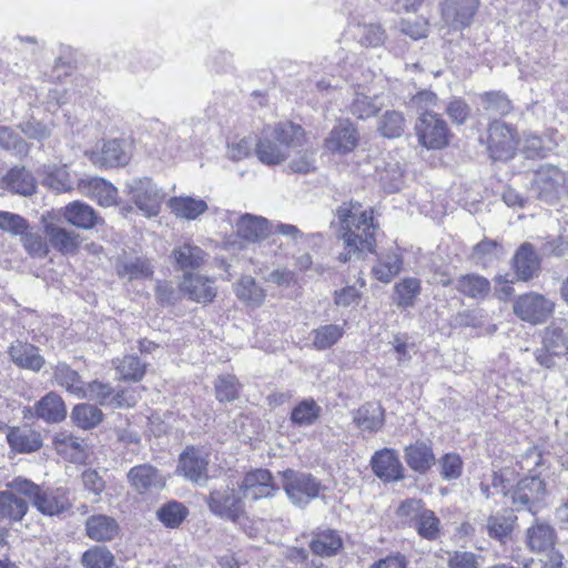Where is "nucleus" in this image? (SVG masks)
Here are the masks:
<instances>
[{"label":"nucleus","instance_id":"nucleus-1","mask_svg":"<svg viewBox=\"0 0 568 568\" xmlns=\"http://www.w3.org/2000/svg\"><path fill=\"white\" fill-rule=\"evenodd\" d=\"M336 217L345 245V252L338 256L341 262L346 263L355 255L374 252L376 225L371 210H363L359 203H344L337 209Z\"/></svg>","mask_w":568,"mask_h":568},{"label":"nucleus","instance_id":"nucleus-2","mask_svg":"<svg viewBox=\"0 0 568 568\" xmlns=\"http://www.w3.org/2000/svg\"><path fill=\"white\" fill-rule=\"evenodd\" d=\"M304 130L292 122L277 123L265 128L255 143V154L265 165L283 163L293 148L304 142Z\"/></svg>","mask_w":568,"mask_h":568},{"label":"nucleus","instance_id":"nucleus-3","mask_svg":"<svg viewBox=\"0 0 568 568\" xmlns=\"http://www.w3.org/2000/svg\"><path fill=\"white\" fill-rule=\"evenodd\" d=\"M398 517L409 523L417 534L427 540H436L440 535V520L420 499H406L398 509Z\"/></svg>","mask_w":568,"mask_h":568},{"label":"nucleus","instance_id":"nucleus-4","mask_svg":"<svg viewBox=\"0 0 568 568\" xmlns=\"http://www.w3.org/2000/svg\"><path fill=\"white\" fill-rule=\"evenodd\" d=\"M556 540V530L547 523L536 521L526 531L528 549L547 557L544 568H561L562 556L555 550Z\"/></svg>","mask_w":568,"mask_h":568},{"label":"nucleus","instance_id":"nucleus-5","mask_svg":"<svg viewBox=\"0 0 568 568\" xmlns=\"http://www.w3.org/2000/svg\"><path fill=\"white\" fill-rule=\"evenodd\" d=\"M555 308V301L537 292L521 294L513 304L514 314L531 325L545 324L554 315Z\"/></svg>","mask_w":568,"mask_h":568},{"label":"nucleus","instance_id":"nucleus-6","mask_svg":"<svg viewBox=\"0 0 568 568\" xmlns=\"http://www.w3.org/2000/svg\"><path fill=\"white\" fill-rule=\"evenodd\" d=\"M531 191L538 200L548 204L556 203L567 194L565 172L555 165L540 166L534 173Z\"/></svg>","mask_w":568,"mask_h":568},{"label":"nucleus","instance_id":"nucleus-7","mask_svg":"<svg viewBox=\"0 0 568 568\" xmlns=\"http://www.w3.org/2000/svg\"><path fill=\"white\" fill-rule=\"evenodd\" d=\"M124 191L131 201L151 217L160 213L164 193L149 178H134L124 185Z\"/></svg>","mask_w":568,"mask_h":568},{"label":"nucleus","instance_id":"nucleus-8","mask_svg":"<svg viewBox=\"0 0 568 568\" xmlns=\"http://www.w3.org/2000/svg\"><path fill=\"white\" fill-rule=\"evenodd\" d=\"M204 500L213 515L234 524L245 514L243 497L230 486L212 489Z\"/></svg>","mask_w":568,"mask_h":568},{"label":"nucleus","instance_id":"nucleus-9","mask_svg":"<svg viewBox=\"0 0 568 568\" xmlns=\"http://www.w3.org/2000/svg\"><path fill=\"white\" fill-rule=\"evenodd\" d=\"M415 130L418 142L428 150H442L449 144L452 134L448 125L436 112L419 114Z\"/></svg>","mask_w":568,"mask_h":568},{"label":"nucleus","instance_id":"nucleus-10","mask_svg":"<svg viewBox=\"0 0 568 568\" xmlns=\"http://www.w3.org/2000/svg\"><path fill=\"white\" fill-rule=\"evenodd\" d=\"M282 485L288 499L300 507L315 499L322 488L321 483L313 475L293 469L283 471Z\"/></svg>","mask_w":568,"mask_h":568},{"label":"nucleus","instance_id":"nucleus-11","mask_svg":"<svg viewBox=\"0 0 568 568\" xmlns=\"http://www.w3.org/2000/svg\"><path fill=\"white\" fill-rule=\"evenodd\" d=\"M488 151L495 161H508L514 158L518 146L516 131L508 124L495 121L488 129Z\"/></svg>","mask_w":568,"mask_h":568},{"label":"nucleus","instance_id":"nucleus-12","mask_svg":"<svg viewBox=\"0 0 568 568\" xmlns=\"http://www.w3.org/2000/svg\"><path fill=\"white\" fill-rule=\"evenodd\" d=\"M210 454L197 447H186L179 458V470L190 481L204 486L209 480Z\"/></svg>","mask_w":568,"mask_h":568},{"label":"nucleus","instance_id":"nucleus-13","mask_svg":"<svg viewBox=\"0 0 568 568\" xmlns=\"http://www.w3.org/2000/svg\"><path fill=\"white\" fill-rule=\"evenodd\" d=\"M359 141L358 131L353 122L349 120H339L331 130L324 141V148L338 155H344L353 152Z\"/></svg>","mask_w":568,"mask_h":568},{"label":"nucleus","instance_id":"nucleus-14","mask_svg":"<svg viewBox=\"0 0 568 568\" xmlns=\"http://www.w3.org/2000/svg\"><path fill=\"white\" fill-rule=\"evenodd\" d=\"M546 495V483L537 475L520 479L511 493L517 510L527 509L535 514L537 504Z\"/></svg>","mask_w":568,"mask_h":568},{"label":"nucleus","instance_id":"nucleus-15","mask_svg":"<svg viewBox=\"0 0 568 568\" xmlns=\"http://www.w3.org/2000/svg\"><path fill=\"white\" fill-rule=\"evenodd\" d=\"M126 479L132 489L139 495L158 493L166 484L162 473L148 463L132 467L126 474Z\"/></svg>","mask_w":568,"mask_h":568},{"label":"nucleus","instance_id":"nucleus-16","mask_svg":"<svg viewBox=\"0 0 568 568\" xmlns=\"http://www.w3.org/2000/svg\"><path fill=\"white\" fill-rule=\"evenodd\" d=\"M230 223L234 224L239 237L247 242H257L272 232V224L262 216L245 213L237 215L235 212H226Z\"/></svg>","mask_w":568,"mask_h":568},{"label":"nucleus","instance_id":"nucleus-17","mask_svg":"<svg viewBox=\"0 0 568 568\" xmlns=\"http://www.w3.org/2000/svg\"><path fill=\"white\" fill-rule=\"evenodd\" d=\"M276 489L271 471L263 468L247 473L240 485L242 497L251 500L272 497Z\"/></svg>","mask_w":568,"mask_h":568},{"label":"nucleus","instance_id":"nucleus-18","mask_svg":"<svg viewBox=\"0 0 568 568\" xmlns=\"http://www.w3.org/2000/svg\"><path fill=\"white\" fill-rule=\"evenodd\" d=\"M214 282V278L185 272L179 287L191 301L207 304L213 302L217 294Z\"/></svg>","mask_w":568,"mask_h":568},{"label":"nucleus","instance_id":"nucleus-19","mask_svg":"<svg viewBox=\"0 0 568 568\" xmlns=\"http://www.w3.org/2000/svg\"><path fill=\"white\" fill-rule=\"evenodd\" d=\"M479 7V0H443L442 17L454 29L468 27Z\"/></svg>","mask_w":568,"mask_h":568},{"label":"nucleus","instance_id":"nucleus-20","mask_svg":"<svg viewBox=\"0 0 568 568\" xmlns=\"http://www.w3.org/2000/svg\"><path fill=\"white\" fill-rule=\"evenodd\" d=\"M373 473L383 481H398L403 479V466L398 454L393 448H383L374 453L371 458Z\"/></svg>","mask_w":568,"mask_h":568},{"label":"nucleus","instance_id":"nucleus-21","mask_svg":"<svg viewBox=\"0 0 568 568\" xmlns=\"http://www.w3.org/2000/svg\"><path fill=\"white\" fill-rule=\"evenodd\" d=\"M81 194L98 202L101 206H112L116 204L118 189L109 181L102 178L82 179L78 183Z\"/></svg>","mask_w":568,"mask_h":568},{"label":"nucleus","instance_id":"nucleus-22","mask_svg":"<svg viewBox=\"0 0 568 568\" xmlns=\"http://www.w3.org/2000/svg\"><path fill=\"white\" fill-rule=\"evenodd\" d=\"M90 160L101 168L123 166L129 163L130 155L120 140H110L102 143L100 149L90 152Z\"/></svg>","mask_w":568,"mask_h":568},{"label":"nucleus","instance_id":"nucleus-23","mask_svg":"<svg viewBox=\"0 0 568 568\" xmlns=\"http://www.w3.org/2000/svg\"><path fill=\"white\" fill-rule=\"evenodd\" d=\"M44 234L50 245L64 255L75 254L81 244L80 234L52 223H45Z\"/></svg>","mask_w":568,"mask_h":568},{"label":"nucleus","instance_id":"nucleus-24","mask_svg":"<svg viewBox=\"0 0 568 568\" xmlns=\"http://www.w3.org/2000/svg\"><path fill=\"white\" fill-rule=\"evenodd\" d=\"M62 216L71 225L83 230L93 229L103 222L92 206L80 201L65 205L62 209Z\"/></svg>","mask_w":568,"mask_h":568},{"label":"nucleus","instance_id":"nucleus-25","mask_svg":"<svg viewBox=\"0 0 568 568\" xmlns=\"http://www.w3.org/2000/svg\"><path fill=\"white\" fill-rule=\"evenodd\" d=\"M52 443L58 455L71 463H82L87 458L84 440L69 432L57 433Z\"/></svg>","mask_w":568,"mask_h":568},{"label":"nucleus","instance_id":"nucleus-26","mask_svg":"<svg viewBox=\"0 0 568 568\" xmlns=\"http://www.w3.org/2000/svg\"><path fill=\"white\" fill-rule=\"evenodd\" d=\"M118 521L108 515H92L85 520V535L98 542L111 541L119 534Z\"/></svg>","mask_w":568,"mask_h":568},{"label":"nucleus","instance_id":"nucleus-27","mask_svg":"<svg viewBox=\"0 0 568 568\" xmlns=\"http://www.w3.org/2000/svg\"><path fill=\"white\" fill-rule=\"evenodd\" d=\"M80 398H87L101 406H123V393L113 388L109 383L100 381L85 384Z\"/></svg>","mask_w":568,"mask_h":568},{"label":"nucleus","instance_id":"nucleus-28","mask_svg":"<svg viewBox=\"0 0 568 568\" xmlns=\"http://www.w3.org/2000/svg\"><path fill=\"white\" fill-rule=\"evenodd\" d=\"M41 183L48 189L58 192H69L72 190V179L65 165L43 164L38 170Z\"/></svg>","mask_w":568,"mask_h":568},{"label":"nucleus","instance_id":"nucleus-29","mask_svg":"<svg viewBox=\"0 0 568 568\" xmlns=\"http://www.w3.org/2000/svg\"><path fill=\"white\" fill-rule=\"evenodd\" d=\"M1 187L20 195H31L37 187L31 171L24 166H14L1 180Z\"/></svg>","mask_w":568,"mask_h":568},{"label":"nucleus","instance_id":"nucleus-30","mask_svg":"<svg viewBox=\"0 0 568 568\" xmlns=\"http://www.w3.org/2000/svg\"><path fill=\"white\" fill-rule=\"evenodd\" d=\"M516 275L521 281H529L537 275L540 260L530 243H524L513 258Z\"/></svg>","mask_w":568,"mask_h":568},{"label":"nucleus","instance_id":"nucleus-31","mask_svg":"<svg viewBox=\"0 0 568 568\" xmlns=\"http://www.w3.org/2000/svg\"><path fill=\"white\" fill-rule=\"evenodd\" d=\"M404 457L408 467L422 475L426 474L435 464L432 447L420 440L405 447Z\"/></svg>","mask_w":568,"mask_h":568},{"label":"nucleus","instance_id":"nucleus-32","mask_svg":"<svg viewBox=\"0 0 568 568\" xmlns=\"http://www.w3.org/2000/svg\"><path fill=\"white\" fill-rule=\"evenodd\" d=\"M34 414L45 423H60L67 416V407L60 395L50 392L36 403Z\"/></svg>","mask_w":568,"mask_h":568},{"label":"nucleus","instance_id":"nucleus-33","mask_svg":"<svg viewBox=\"0 0 568 568\" xmlns=\"http://www.w3.org/2000/svg\"><path fill=\"white\" fill-rule=\"evenodd\" d=\"M354 424L363 432L376 433L385 422L384 408L374 403H366L353 414Z\"/></svg>","mask_w":568,"mask_h":568},{"label":"nucleus","instance_id":"nucleus-34","mask_svg":"<svg viewBox=\"0 0 568 568\" xmlns=\"http://www.w3.org/2000/svg\"><path fill=\"white\" fill-rule=\"evenodd\" d=\"M234 293L240 302L251 308L263 305L266 292L252 276H242L234 284Z\"/></svg>","mask_w":568,"mask_h":568},{"label":"nucleus","instance_id":"nucleus-35","mask_svg":"<svg viewBox=\"0 0 568 568\" xmlns=\"http://www.w3.org/2000/svg\"><path fill=\"white\" fill-rule=\"evenodd\" d=\"M7 439L10 447L20 454L37 452L42 446L40 433L27 428H12Z\"/></svg>","mask_w":568,"mask_h":568},{"label":"nucleus","instance_id":"nucleus-36","mask_svg":"<svg viewBox=\"0 0 568 568\" xmlns=\"http://www.w3.org/2000/svg\"><path fill=\"white\" fill-rule=\"evenodd\" d=\"M171 212L180 219L195 220L207 210V204L201 199L191 196H174L168 202Z\"/></svg>","mask_w":568,"mask_h":568},{"label":"nucleus","instance_id":"nucleus-37","mask_svg":"<svg viewBox=\"0 0 568 568\" xmlns=\"http://www.w3.org/2000/svg\"><path fill=\"white\" fill-rule=\"evenodd\" d=\"M29 510L27 500L16 496L12 491H0V519L18 523L23 519Z\"/></svg>","mask_w":568,"mask_h":568},{"label":"nucleus","instance_id":"nucleus-38","mask_svg":"<svg viewBox=\"0 0 568 568\" xmlns=\"http://www.w3.org/2000/svg\"><path fill=\"white\" fill-rule=\"evenodd\" d=\"M172 255L180 270H195L200 268L206 261V253L192 243H183L176 246Z\"/></svg>","mask_w":568,"mask_h":568},{"label":"nucleus","instance_id":"nucleus-39","mask_svg":"<svg viewBox=\"0 0 568 568\" xmlns=\"http://www.w3.org/2000/svg\"><path fill=\"white\" fill-rule=\"evenodd\" d=\"M343 541L337 531L332 529L320 530L313 534L310 542L312 551L321 557H331L338 552Z\"/></svg>","mask_w":568,"mask_h":568},{"label":"nucleus","instance_id":"nucleus-40","mask_svg":"<svg viewBox=\"0 0 568 568\" xmlns=\"http://www.w3.org/2000/svg\"><path fill=\"white\" fill-rule=\"evenodd\" d=\"M33 506L43 515L53 516L61 514L69 507L68 498L59 490L40 489Z\"/></svg>","mask_w":568,"mask_h":568},{"label":"nucleus","instance_id":"nucleus-41","mask_svg":"<svg viewBox=\"0 0 568 568\" xmlns=\"http://www.w3.org/2000/svg\"><path fill=\"white\" fill-rule=\"evenodd\" d=\"M321 415L322 407L313 398H305L294 406L290 420L298 427H308L314 425Z\"/></svg>","mask_w":568,"mask_h":568},{"label":"nucleus","instance_id":"nucleus-42","mask_svg":"<svg viewBox=\"0 0 568 568\" xmlns=\"http://www.w3.org/2000/svg\"><path fill=\"white\" fill-rule=\"evenodd\" d=\"M548 355H564L568 352V324L550 325L544 335Z\"/></svg>","mask_w":568,"mask_h":568},{"label":"nucleus","instance_id":"nucleus-43","mask_svg":"<svg viewBox=\"0 0 568 568\" xmlns=\"http://www.w3.org/2000/svg\"><path fill=\"white\" fill-rule=\"evenodd\" d=\"M102 410L89 403L78 404L71 412V419L81 429H92L103 420Z\"/></svg>","mask_w":568,"mask_h":568},{"label":"nucleus","instance_id":"nucleus-44","mask_svg":"<svg viewBox=\"0 0 568 568\" xmlns=\"http://www.w3.org/2000/svg\"><path fill=\"white\" fill-rule=\"evenodd\" d=\"M458 292L471 298H484L490 291V284L484 276L467 274L460 276L455 284Z\"/></svg>","mask_w":568,"mask_h":568},{"label":"nucleus","instance_id":"nucleus-45","mask_svg":"<svg viewBox=\"0 0 568 568\" xmlns=\"http://www.w3.org/2000/svg\"><path fill=\"white\" fill-rule=\"evenodd\" d=\"M54 378L60 386L67 389V392L78 398L81 397L85 383L81 379L77 371L72 369L64 363H59L54 371Z\"/></svg>","mask_w":568,"mask_h":568},{"label":"nucleus","instance_id":"nucleus-46","mask_svg":"<svg viewBox=\"0 0 568 568\" xmlns=\"http://www.w3.org/2000/svg\"><path fill=\"white\" fill-rule=\"evenodd\" d=\"M84 568H113L115 557L105 546H92L85 550L80 559Z\"/></svg>","mask_w":568,"mask_h":568},{"label":"nucleus","instance_id":"nucleus-47","mask_svg":"<svg viewBox=\"0 0 568 568\" xmlns=\"http://www.w3.org/2000/svg\"><path fill=\"white\" fill-rule=\"evenodd\" d=\"M403 260L397 253H389L379 257L372 272L376 280L389 283L402 270Z\"/></svg>","mask_w":568,"mask_h":568},{"label":"nucleus","instance_id":"nucleus-48","mask_svg":"<svg viewBox=\"0 0 568 568\" xmlns=\"http://www.w3.org/2000/svg\"><path fill=\"white\" fill-rule=\"evenodd\" d=\"M187 515L189 509L176 500H171L156 510L158 519L168 528L179 527Z\"/></svg>","mask_w":568,"mask_h":568},{"label":"nucleus","instance_id":"nucleus-49","mask_svg":"<svg viewBox=\"0 0 568 568\" xmlns=\"http://www.w3.org/2000/svg\"><path fill=\"white\" fill-rule=\"evenodd\" d=\"M354 37L363 47L376 48L386 40V33L379 23H358L354 31Z\"/></svg>","mask_w":568,"mask_h":568},{"label":"nucleus","instance_id":"nucleus-50","mask_svg":"<svg viewBox=\"0 0 568 568\" xmlns=\"http://www.w3.org/2000/svg\"><path fill=\"white\" fill-rule=\"evenodd\" d=\"M118 274L129 281L148 278L153 274V266L146 258H133L119 265Z\"/></svg>","mask_w":568,"mask_h":568},{"label":"nucleus","instance_id":"nucleus-51","mask_svg":"<svg viewBox=\"0 0 568 568\" xmlns=\"http://www.w3.org/2000/svg\"><path fill=\"white\" fill-rule=\"evenodd\" d=\"M115 368L120 379L138 382L142 379L146 372V363L141 357H118Z\"/></svg>","mask_w":568,"mask_h":568},{"label":"nucleus","instance_id":"nucleus-52","mask_svg":"<svg viewBox=\"0 0 568 568\" xmlns=\"http://www.w3.org/2000/svg\"><path fill=\"white\" fill-rule=\"evenodd\" d=\"M241 384L236 376L220 375L215 382V396L220 403H230L239 397Z\"/></svg>","mask_w":568,"mask_h":568},{"label":"nucleus","instance_id":"nucleus-53","mask_svg":"<svg viewBox=\"0 0 568 568\" xmlns=\"http://www.w3.org/2000/svg\"><path fill=\"white\" fill-rule=\"evenodd\" d=\"M406 126L404 115L398 111H387L378 123V131L385 138H398Z\"/></svg>","mask_w":568,"mask_h":568},{"label":"nucleus","instance_id":"nucleus-54","mask_svg":"<svg viewBox=\"0 0 568 568\" xmlns=\"http://www.w3.org/2000/svg\"><path fill=\"white\" fill-rule=\"evenodd\" d=\"M419 293L420 281L415 277H406L395 285L396 303L402 307L412 306Z\"/></svg>","mask_w":568,"mask_h":568},{"label":"nucleus","instance_id":"nucleus-55","mask_svg":"<svg viewBox=\"0 0 568 568\" xmlns=\"http://www.w3.org/2000/svg\"><path fill=\"white\" fill-rule=\"evenodd\" d=\"M382 104L378 102L377 97H368L365 93H356L354 98L349 111L353 115L358 119H367L376 114Z\"/></svg>","mask_w":568,"mask_h":568},{"label":"nucleus","instance_id":"nucleus-56","mask_svg":"<svg viewBox=\"0 0 568 568\" xmlns=\"http://www.w3.org/2000/svg\"><path fill=\"white\" fill-rule=\"evenodd\" d=\"M0 148L13 151L18 155H27L30 151L29 143L9 126H0Z\"/></svg>","mask_w":568,"mask_h":568},{"label":"nucleus","instance_id":"nucleus-57","mask_svg":"<svg viewBox=\"0 0 568 568\" xmlns=\"http://www.w3.org/2000/svg\"><path fill=\"white\" fill-rule=\"evenodd\" d=\"M343 325H325L314 331L313 343L317 351H324L334 345L343 335Z\"/></svg>","mask_w":568,"mask_h":568},{"label":"nucleus","instance_id":"nucleus-58","mask_svg":"<svg viewBox=\"0 0 568 568\" xmlns=\"http://www.w3.org/2000/svg\"><path fill=\"white\" fill-rule=\"evenodd\" d=\"M487 532L489 537L495 538L501 542L509 536L513 530V519L504 515H491L487 519Z\"/></svg>","mask_w":568,"mask_h":568},{"label":"nucleus","instance_id":"nucleus-59","mask_svg":"<svg viewBox=\"0 0 568 568\" xmlns=\"http://www.w3.org/2000/svg\"><path fill=\"white\" fill-rule=\"evenodd\" d=\"M378 178L384 190L389 193L399 191L404 184L403 170L398 163L388 164L387 168L378 172Z\"/></svg>","mask_w":568,"mask_h":568},{"label":"nucleus","instance_id":"nucleus-60","mask_svg":"<svg viewBox=\"0 0 568 568\" xmlns=\"http://www.w3.org/2000/svg\"><path fill=\"white\" fill-rule=\"evenodd\" d=\"M484 557L473 551L455 550L448 554V568H480Z\"/></svg>","mask_w":568,"mask_h":568},{"label":"nucleus","instance_id":"nucleus-61","mask_svg":"<svg viewBox=\"0 0 568 568\" xmlns=\"http://www.w3.org/2000/svg\"><path fill=\"white\" fill-rule=\"evenodd\" d=\"M439 474L445 480L457 479L463 473V462L459 455L448 453L438 460Z\"/></svg>","mask_w":568,"mask_h":568},{"label":"nucleus","instance_id":"nucleus-62","mask_svg":"<svg viewBox=\"0 0 568 568\" xmlns=\"http://www.w3.org/2000/svg\"><path fill=\"white\" fill-rule=\"evenodd\" d=\"M19 128L28 139L42 142L51 136L53 124H47L36 119H30L22 122Z\"/></svg>","mask_w":568,"mask_h":568},{"label":"nucleus","instance_id":"nucleus-63","mask_svg":"<svg viewBox=\"0 0 568 568\" xmlns=\"http://www.w3.org/2000/svg\"><path fill=\"white\" fill-rule=\"evenodd\" d=\"M7 490L12 491L13 495L24 496L30 499L32 504H34V499L37 498L41 487L30 479L23 477H14L12 480L6 484Z\"/></svg>","mask_w":568,"mask_h":568},{"label":"nucleus","instance_id":"nucleus-64","mask_svg":"<svg viewBox=\"0 0 568 568\" xmlns=\"http://www.w3.org/2000/svg\"><path fill=\"white\" fill-rule=\"evenodd\" d=\"M484 109L495 114L505 115L511 111L509 99L500 92H488L481 97Z\"/></svg>","mask_w":568,"mask_h":568}]
</instances>
